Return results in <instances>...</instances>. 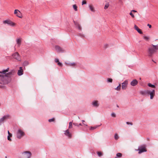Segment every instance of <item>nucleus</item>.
I'll list each match as a JSON object with an SVG mask.
<instances>
[{"instance_id":"1","label":"nucleus","mask_w":158,"mask_h":158,"mask_svg":"<svg viewBox=\"0 0 158 158\" xmlns=\"http://www.w3.org/2000/svg\"><path fill=\"white\" fill-rule=\"evenodd\" d=\"M5 74L0 75V84L3 85L7 84L10 83L11 80V77L14 75L15 71L12 70L9 72H6Z\"/></svg>"},{"instance_id":"2","label":"nucleus","mask_w":158,"mask_h":158,"mask_svg":"<svg viewBox=\"0 0 158 158\" xmlns=\"http://www.w3.org/2000/svg\"><path fill=\"white\" fill-rule=\"evenodd\" d=\"M157 45L152 44L148 48L147 50L148 55L149 57H152L154 54L158 50Z\"/></svg>"},{"instance_id":"3","label":"nucleus","mask_w":158,"mask_h":158,"mask_svg":"<svg viewBox=\"0 0 158 158\" xmlns=\"http://www.w3.org/2000/svg\"><path fill=\"white\" fill-rule=\"evenodd\" d=\"M31 155V152L30 151H26L22 153V158H30Z\"/></svg>"},{"instance_id":"4","label":"nucleus","mask_w":158,"mask_h":158,"mask_svg":"<svg viewBox=\"0 0 158 158\" xmlns=\"http://www.w3.org/2000/svg\"><path fill=\"white\" fill-rule=\"evenodd\" d=\"M3 23L5 24H7L8 25L12 27H14L15 25V23L13 22L10 19L4 20L3 21Z\"/></svg>"},{"instance_id":"5","label":"nucleus","mask_w":158,"mask_h":158,"mask_svg":"<svg viewBox=\"0 0 158 158\" xmlns=\"http://www.w3.org/2000/svg\"><path fill=\"white\" fill-rule=\"evenodd\" d=\"M24 135V133L21 129H19L16 133L17 137L19 139H20Z\"/></svg>"},{"instance_id":"6","label":"nucleus","mask_w":158,"mask_h":158,"mask_svg":"<svg viewBox=\"0 0 158 158\" xmlns=\"http://www.w3.org/2000/svg\"><path fill=\"white\" fill-rule=\"evenodd\" d=\"M138 150L139 151L138 152L139 154L146 152L147 151L146 149V146L144 145H142L139 146L138 148Z\"/></svg>"},{"instance_id":"7","label":"nucleus","mask_w":158,"mask_h":158,"mask_svg":"<svg viewBox=\"0 0 158 158\" xmlns=\"http://www.w3.org/2000/svg\"><path fill=\"white\" fill-rule=\"evenodd\" d=\"M12 56L15 59L18 61L20 60V55L18 52H16L12 54Z\"/></svg>"},{"instance_id":"8","label":"nucleus","mask_w":158,"mask_h":158,"mask_svg":"<svg viewBox=\"0 0 158 158\" xmlns=\"http://www.w3.org/2000/svg\"><path fill=\"white\" fill-rule=\"evenodd\" d=\"M14 14L16 15L17 17L20 18H21L22 17L21 12L18 10H15L14 11Z\"/></svg>"},{"instance_id":"9","label":"nucleus","mask_w":158,"mask_h":158,"mask_svg":"<svg viewBox=\"0 0 158 158\" xmlns=\"http://www.w3.org/2000/svg\"><path fill=\"white\" fill-rule=\"evenodd\" d=\"M148 93V94L150 95V99H152L153 98L155 95V90L154 89H152L151 91L149 90Z\"/></svg>"},{"instance_id":"10","label":"nucleus","mask_w":158,"mask_h":158,"mask_svg":"<svg viewBox=\"0 0 158 158\" xmlns=\"http://www.w3.org/2000/svg\"><path fill=\"white\" fill-rule=\"evenodd\" d=\"M128 83V81L126 80L122 83V88L123 89L125 90L126 89L127 87Z\"/></svg>"},{"instance_id":"11","label":"nucleus","mask_w":158,"mask_h":158,"mask_svg":"<svg viewBox=\"0 0 158 158\" xmlns=\"http://www.w3.org/2000/svg\"><path fill=\"white\" fill-rule=\"evenodd\" d=\"M55 48L56 51L58 52H64V50L59 46H56L55 47Z\"/></svg>"},{"instance_id":"12","label":"nucleus","mask_w":158,"mask_h":158,"mask_svg":"<svg viewBox=\"0 0 158 158\" xmlns=\"http://www.w3.org/2000/svg\"><path fill=\"white\" fill-rule=\"evenodd\" d=\"M64 135L69 138H70L72 137V134L70 133L68 129L66 130L64 132Z\"/></svg>"},{"instance_id":"13","label":"nucleus","mask_w":158,"mask_h":158,"mask_svg":"<svg viewBox=\"0 0 158 158\" xmlns=\"http://www.w3.org/2000/svg\"><path fill=\"white\" fill-rule=\"evenodd\" d=\"M92 103L93 106L95 107H98L99 105V104L98 103V101L97 100H95L93 101L92 102Z\"/></svg>"},{"instance_id":"14","label":"nucleus","mask_w":158,"mask_h":158,"mask_svg":"<svg viewBox=\"0 0 158 158\" xmlns=\"http://www.w3.org/2000/svg\"><path fill=\"white\" fill-rule=\"evenodd\" d=\"M17 74L19 76H21L23 74V70L22 67H19V69L18 71Z\"/></svg>"},{"instance_id":"15","label":"nucleus","mask_w":158,"mask_h":158,"mask_svg":"<svg viewBox=\"0 0 158 158\" xmlns=\"http://www.w3.org/2000/svg\"><path fill=\"white\" fill-rule=\"evenodd\" d=\"M138 83V81L136 79L133 80L131 82V85L132 86H135Z\"/></svg>"},{"instance_id":"16","label":"nucleus","mask_w":158,"mask_h":158,"mask_svg":"<svg viewBox=\"0 0 158 158\" xmlns=\"http://www.w3.org/2000/svg\"><path fill=\"white\" fill-rule=\"evenodd\" d=\"M73 22L76 26V28H77L78 30L81 31L82 30V29L80 24L77 22H75L74 21H73Z\"/></svg>"},{"instance_id":"17","label":"nucleus","mask_w":158,"mask_h":158,"mask_svg":"<svg viewBox=\"0 0 158 158\" xmlns=\"http://www.w3.org/2000/svg\"><path fill=\"white\" fill-rule=\"evenodd\" d=\"M149 90H146L144 91H140V93L141 94L143 95H145L148 94V93Z\"/></svg>"},{"instance_id":"18","label":"nucleus","mask_w":158,"mask_h":158,"mask_svg":"<svg viewBox=\"0 0 158 158\" xmlns=\"http://www.w3.org/2000/svg\"><path fill=\"white\" fill-rule=\"evenodd\" d=\"M134 28L135 30H136L137 32L140 34H142L143 32L141 31V30L139 29L138 27L136 25H135L134 26Z\"/></svg>"},{"instance_id":"19","label":"nucleus","mask_w":158,"mask_h":158,"mask_svg":"<svg viewBox=\"0 0 158 158\" xmlns=\"http://www.w3.org/2000/svg\"><path fill=\"white\" fill-rule=\"evenodd\" d=\"M10 117V115L9 114H7V115H4L2 117V118H1L3 121L5 120L6 119H8L9 118V117Z\"/></svg>"},{"instance_id":"20","label":"nucleus","mask_w":158,"mask_h":158,"mask_svg":"<svg viewBox=\"0 0 158 158\" xmlns=\"http://www.w3.org/2000/svg\"><path fill=\"white\" fill-rule=\"evenodd\" d=\"M10 117V115L9 114H7V115H4L2 117V118H1L3 121L5 120L6 119H8L9 118V117Z\"/></svg>"},{"instance_id":"21","label":"nucleus","mask_w":158,"mask_h":158,"mask_svg":"<svg viewBox=\"0 0 158 158\" xmlns=\"http://www.w3.org/2000/svg\"><path fill=\"white\" fill-rule=\"evenodd\" d=\"M65 63L67 66H71L73 67L75 66L76 64V63L74 62L70 63Z\"/></svg>"},{"instance_id":"22","label":"nucleus","mask_w":158,"mask_h":158,"mask_svg":"<svg viewBox=\"0 0 158 158\" xmlns=\"http://www.w3.org/2000/svg\"><path fill=\"white\" fill-rule=\"evenodd\" d=\"M9 68H8L6 69H4L2 71H0V73H1V74H0V75L1 76L2 75H3V74H5V73L6 72L9 71Z\"/></svg>"},{"instance_id":"23","label":"nucleus","mask_w":158,"mask_h":158,"mask_svg":"<svg viewBox=\"0 0 158 158\" xmlns=\"http://www.w3.org/2000/svg\"><path fill=\"white\" fill-rule=\"evenodd\" d=\"M89 6L90 10H91V11L93 12H95V10H94V7L92 5H89Z\"/></svg>"},{"instance_id":"24","label":"nucleus","mask_w":158,"mask_h":158,"mask_svg":"<svg viewBox=\"0 0 158 158\" xmlns=\"http://www.w3.org/2000/svg\"><path fill=\"white\" fill-rule=\"evenodd\" d=\"M21 41L20 39H17L16 40L17 44L18 45L19 47L20 46L21 44Z\"/></svg>"},{"instance_id":"25","label":"nucleus","mask_w":158,"mask_h":158,"mask_svg":"<svg viewBox=\"0 0 158 158\" xmlns=\"http://www.w3.org/2000/svg\"><path fill=\"white\" fill-rule=\"evenodd\" d=\"M148 86L151 87L152 88H155L156 86L155 85H152L150 83H149L148 84Z\"/></svg>"},{"instance_id":"26","label":"nucleus","mask_w":158,"mask_h":158,"mask_svg":"<svg viewBox=\"0 0 158 158\" xmlns=\"http://www.w3.org/2000/svg\"><path fill=\"white\" fill-rule=\"evenodd\" d=\"M121 89V85L119 84V85L116 88H115V89L119 91Z\"/></svg>"},{"instance_id":"27","label":"nucleus","mask_w":158,"mask_h":158,"mask_svg":"<svg viewBox=\"0 0 158 158\" xmlns=\"http://www.w3.org/2000/svg\"><path fill=\"white\" fill-rule=\"evenodd\" d=\"M73 9L75 11H77V7L76 5H75V4L73 5Z\"/></svg>"},{"instance_id":"28","label":"nucleus","mask_w":158,"mask_h":158,"mask_svg":"<svg viewBox=\"0 0 158 158\" xmlns=\"http://www.w3.org/2000/svg\"><path fill=\"white\" fill-rule=\"evenodd\" d=\"M113 80L111 78H108L107 79V81L108 82L112 83V82Z\"/></svg>"},{"instance_id":"29","label":"nucleus","mask_w":158,"mask_h":158,"mask_svg":"<svg viewBox=\"0 0 158 158\" xmlns=\"http://www.w3.org/2000/svg\"><path fill=\"white\" fill-rule=\"evenodd\" d=\"M69 128L71 129L73 127V123L72 122H70L69 123Z\"/></svg>"},{"instance_id":"30","label":"nucleus","mask_w":158,"mask_h":158,"mask_svg":"<svg viewBox=\"0 0 158 158\" xmlns=\"http://www.w3.org/2000/svg\"><path fill=\"white\" fill-rule=\"evenodd\" d=\"M116 156L118 157H121L122 156V154L120 153H118L116 154Z\"/></svg>"},{"instance_id":"31","label":"nucleus","mask_w":158,"mask_h":158,"mask_svg":"<svg viewBox=\"0 0 158 158\" xmlns=\"http://www.w3.org/2000/svg\"><path fill=\"white\" fill-rule=\"evenodd\" d=\"M109 5L108 3H107L105 5V7H104V9H107L109 7Z\"/></svg>"},{"instance_id":"32","label":"nucleus","mask_w":158,"mask_h":158,"mask_svg":"<svg viewBox=\"0 0 158 158\" xmlns=\"http://www.w3.org/2000/svg\"><path fill=\"white\" fill-rule=\"evenodd\" d=\"M114 138L115 139L117 140L118 138V136L117 134H115L114 135Z\"/></svg>"},{"instance_id":"33","label":"nucleus","mask_w":158,"mask_h":158,"mask_svg":"<svg viewBox=\"0 0 158 158\" xmlns=\"http://www.w3.org/2000/svg\"><path fill=\"white\" fill-rule=\"evenodd\" d=\"M55 119L54 118H52L51 119H49L48 120V122H53L54 121Z\"/></svg>"},{"instance_id":"34","label":"nucleus","mask_w":158,"mask_h":158,"mask_svg":"<svg viewBox=\"0 0 158 158\" xmlns=\"http://www.w3.org/2000/svg\"><path fill=\"white\" fill-rule=\"evenodd\" d=\"M108 45L107 44H105L104 45V48L105 49L106 48H108Z\"/></svg>"},{"instance_id":"35","label":"nucleus","mask_w":158,"mask_h":158,"mask_svg":"<svg viewBox=\"0 0 158 158\" xmlns=\"http://www.w3.org/2000/svg\"><path fill=\"white\" fill-rule=\"evenodd\" d=\"M97 154L98 156L99 157L101 156L102 155V153L101 152H98Z\"/></svg>"},{"instance_id":"36","label":"nucleus","mask_w":158,"mask_h":158,"mask_svg":"<svg viewBox=\"0 0 158 158\" xmlns=\"http://www.w3.org/2000/svg\"><path fill=\"white\" fill-rule=\"evenodd\" d=\"M111 115L112 117H116V114L114 113H112L111 114Z\"/></svg>"},{"instance_id":"37","label":"nucleus","mask_w":158,"mask_h":158,"mask_svg":"<svg viewBox=\"0 0 158 158\" xmlns=\"http://www.w3.org/2000/svg\"><path fill=\"white\" fill-rule=\"evenodd\" d=\"M143 38L145 40H149L148 37L145 36H143Z\"/></svg>"},{"instance_id":"38","label":"nucleus","mask_w":158,"mask_h":158,"mask_svg":"<svg viewBox=\"0 0 158 158\" xmlns=\"http://www.w3.org/2000/svg\"><path fill=\"white\" fill-rule=\"evenodd\" d=\"M57 64L59 66H61V67L62 66V64L61 63H60V62L59 61L58 62Z\"/></svg>"},{"instance_id":"39","label":"nucleus","mask_w":158,"mask_h":158,"mask_svg":"<svg viewBox=\"0 0 158 158\" xmlns=\"http://www.w3.org/2000/svg\"><path fill=\"white\" fill-rule=\"evenodd\" d=\"M130 15H131V16L133 18H134V15L132 13V12H131L130 13Z\"/></svg>"},{"instance_id":"40","label":"nucleus","mask_w":158,"mask_h":158,"mask_svg":"<svg viewBox=\"0 0 158 158\" xmlns=\"http://www.w3.org/2000/svg\"><path fill=\"white\" fill-rule=\"evenodd\" d=\"M79 35L80 36L82 37H85V36L84 35L81 34V33H79Z\"/></svg>"},{"instance_id":"41","label":"nucleus","mask_w":158,"mask_h":158,"mask_svg":"<svg viewBox=\"0 0 158 158\" xmlns=\"http://www.w3.org/2000/svg\"><path fill=\"white\" fill-rule=\"evenodd\" d=\"M10 136H9V135H8V136H7V139L8 140L10 141H11V139H10Z\"/></svg>"},{"instance_id":"42","label":"nucleus","mask_w":158,"mask_h":158,"mask_svg":"<svg viewBox=\"0 0 158 158\" xmlns=\"http://www.w3.org/2000/svg\"><path fill=\"white\" fill-rule=\"evenodd\" d=\"M73 124L75 126L79 127L78 124L77 123H73Z\"/></svg>"},{"instance_id":"43","label":"nucleus","mask_w":158,"mask_h":158,"mask_svg":"<svg viewBox=\"0 0 158 158\" xmlns=\"http://www.w3.org/2000/svg\"><path fill=\"white\" fill-rule=\"evenodd\" d=\"M86 3V2L85 0L83 1L82 2V5H83L84 4H85Z\"/></svg>"},{"instance_id":"44","label":"nucleus","mask_w":158,"mask_h":158,"mask_svg":"<svg viewBox=\"0 0 158 158\" xmlns=\"http://www.w3.org/2000/svg\"><path fill=\"white\" fill-rule=\"evenodd\" d=\"M97 127V126L95 127H91L90 128V130H93L95 129H96Z\"/></svg>"},{"instance_id":"45","label":"nucleus","mask_w":158,"mask_h":158,"mask_svg":"<svg viewBox=\"0 0 158 158\" xmlns=\"http://www.w3.org/2000/svg\"><path fill=\"white\" fill-rule=\"evenodd\" d=\"M126 123L128 125H132V123H130L129 122H127Z\"/></svg>"},{"instance_id":"46","label":"nucleus","mask_w":158,"mask_h":158,"mask_svg":"<svg viewBox=\"0 0 158 158\" xmlns=\"http://www.w3.org/2000/svg\"><path fill=\"white\" fill-rule=\"evenodd\" d=\"M3 120L1 119H0V125H1V124L3 123Z\"/></svg>"},{"instance_id":"47","label":"nucleus","mask_w":158,"mask_h":158,"mask_svg":"<svg viewBox=\"0 0 158 158\" xmlns=\"http://www.w3.org/2000/svg\"><path fill=\"white\" fill-rule=\"evenodd\" d=\"M55 62H57L58 63V62H59V59H57V58L55 59Z\"/></svg>"},{"instance_id":"48","label":"nucleus","mask_w":158,"mask_h":158,"mask_svg":"<svg viewBox=\"0 0 158 158\" xmlns=\"http://www.w3.org/2000/svg\"><path fill=\"white\" fill-rule=\"evenodd\" d=\"M8 135H9L11 137L12 136V134L10 133V132H9V131H8Z\"/></svg>"},{"instance_id":"49","label":"nucleus","mask_w":158,"mask_h":158,"mask_svg":"<svg viewBox=\"0 0 158 158\" xmlns=\"http://www.w3.org/2000/svg\"><path fill=\"white\" fill-rule=\"evenodd\" d=\"M24 64L25 65H27L28 64V63L27 61H25L24 63Z\"/></svg>"},{"instance_id":"50","label":"nucleus","mask_w":158,"mask_h":158,"mask_svg":"<svg viewBox=\"0 0 158 158\" xmlns=\"http://www.w3.org/2000/svg\"><path fill=\"white\" fill-rule=\"evenodd\" d=\"M147 26L149 27V28H151L152 27V26L151 25L149 24H148Z\"/></svg>"},{"instance_id":"51","label":"nucleus","mask_w":158,"mask_h":158,"mask_svg":"<svg viewBox=\"0 0 158 158\" xmlns=\"http://www.w3.org/2000/svg\"><path fill=\"white\" fill-rule=\"evenodd\" d=\"M131 12H137V11L135 10H131Z\"/></svg>"},{"instance_id":"52","label":"nucleus","mask_w":158,"mask_h":158,"mask_svg":"<svg viewBox=\"0 0 158 158\" xmlns=\"http://www.w3.org/2000/svg\"><path fill=\"white\" fill-rule=\"evenodd\" d=\"M78 125H79V126H82V125L81 123H80L79 124H78Z\"/></svg>"},{"instance_id":"53","label":"nucleus","mask_w":158,"mask_h":158,"mask_svg":"<svg viewBox=\"0 0 158 158\" xmlns=\"http://www.w3.org/2000/svg\"><path fill=\"white\" fill-rule=\"evenodd\" d=\"M82 122H85V121L84 120H82Z\"/></svg>"},{"instance_id":"54","label":"nucleus","mask_w":158,"mask_h":158,"mask_svg":"<svg viewBox=\"0 0 158 158\" xmlns=\"http://www.w3.org/2000/svg\"><path fill=\"white\" fill-rule=\"evenodd\" d=\"M152 61L153 62H154V60H152Z\"/></svg>"},{"instance_id":"55","label":"nucleus","mask_w":158,"mask_h":158,"mask_svg":"<svg viewBox=\"0 0 158 158\" xmlns=\"http://www.w3.org/2000/svg\"><path fill=\"white\" fill-rule=\"evenodd\" d=\"M139 79H140V80H141V78H139Z\"/></svg>"},{"instance_id":"56","label":"nucleus","mask_w":158,"mask_h":158,"mask_svg":"<svg viewBox=\"0 0 158 158\" xmlns=\"http://www.w3.org/2000/svg\"><path fill=\"white\" fill-rule=\"evenodd\" d=\"M117 107H118V105H117Z\"/></svg>"},{"instance_id":"57","label":"nucleus","mask_w":158,"mask_h":158,"mask_svg":"<svg viewBox=\"0 0 158 158\" xmlns=\"http://www.w3.org/2000/svg\"><path fill=\"white\" fill-rule=\"evenodd\" d=\"M156 40H158V39H156Z\"/></svg>"},{"instance_id":"58","label":"nucleus","mask_w":158,"mask_h":158,"mask_svg":"<svg viewBox=\"0 0 158 158\" xmlns=\"http://www.w3.org/2000/svg\"><path fill=\"white\" fill-rule=\"evenodd\" d=\"M114 158H117L116 157H115Z\"/></svg>"}]
</instances>
